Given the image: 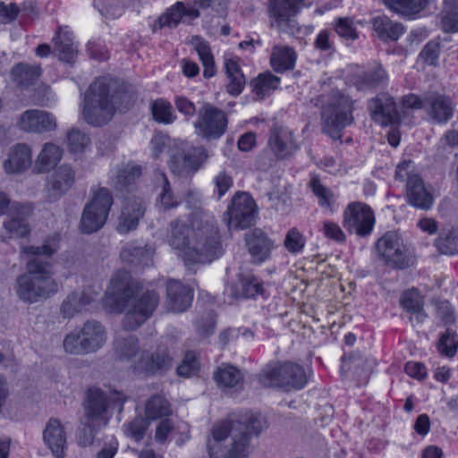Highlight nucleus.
Instances as JSON below:
<instances>
[{
  "label": "nucleus",
  "instance_id": "f257e3e1",
  "mask_svg": "<svg viewBox=\"0 0 458 458\" xmlns=\"http://www.w3.org/2000/svg\"><path fill=\"white\" fill-rule=\"evenodd\" d=\"M170 228L168 243L187 267L210 263L223 255L220 233L212 216H202L191 229L179 220L171 222Z\"/></svg>",
  "mask_w": 458,
  "mask_h": 458
},
{
  "label": "nucleus",
  "instance_id": "f03ea898",
  "mask_svg": "<svg viewBox=\"0 0 458 458\" xmlns=\"http://www.w3.org/2000/svg\"><path fill=\"white\" fill-rule=\"evenodd\" d=\"M59 249L58 237L47 239L41 246H26L24 254L32 258L27 262V271L16 279L15 289L20 300L35 303L56 293L59 284L54 278L53 265L44 258H50Z\"/></svg>",
  "mask_w": 458,
  "mask_h": 458
},
{
  "label": "nucleus",
  "instance_id": "7ed1b4c3",
  "mask_svg": "<svg viewBox=\"0 0 458 458\" xmlns=\"http://www.w3.org/2000/svg\"><path fill=\"white\" fill-rule=\"evenodd\" d=\"M267 422L257 414H246L240 420L216 422L208 441L210 458H247L252 435H259Z\"/></svg>",
  "mask_w": 458,
  "mask_h": 458
},
{
  "label": "nucleus",
  "instance_id": "20e7f679",
  "mask_svg": "<svg viewBox=\"0 0 458 458\" xmlns=\"http://www.w3.org/2000/svg\"><path fill=\"white\" fill-rule=\"evenodd\" d=\"M135 99V93L131 87H118L112 80L99 78L85 92L82 114L88 123L100 126L112 119L116 107L128 108Z\"/></svg>",
  "mask_w": 458,
  "mask_h": 458
},
{
  "label": "nucleus",
  "instance_id": "39448f33",
  "mask_svg": "<svg viewBox=\"0 0 458 458\" xmlns=\"http://www.w3.org/2000/svg\"><path fill=\"white\" fill-rule=\"evenodd\" d=\"M130 279L129 272L119 270L111 277L110 289L113 294L122 293L123 295L120 300L124 310L122 320L123 328L133 331L152 316L158 306L159 295L155 291L132 295Z\"/></svg>",
  "mask_w": 458,
  "mask_h": 458
},
{
  "label": "nucleus",
  "instance_id": "423d86ee",
  "mask_svg": "<svg viewBox=\"0 0 458 458\" xmlns=\"http://www.w3.org/2000/svg\"><path fill=\"white\" fill-rule=\"evenodd\" d=\"M352 111L353 101L343 92L332 90L321 111L323 132L334 140H341L344 129L354 121Z\"/></svg>",
  "mask_w": 458,
  "mask_h": 458
},
{
  "label": "nucleus",
  "instance_id": "0eeeda50",
  "mask_svg": "<svg viewBox=\"0 0 458 458\" xmlns=\"http://www.w3.org/2000/svg\"><path fill=\"white\" fill-rule=\"evenodd\" d=\"M125 400L126 396L117 391L108 394L98 387L89 388L82 403L83 414L80 419L81 424L106 427L111 417L110 406L118 405L121 411Z\"/></svg>",
  "mask_w": 458,
  "mask_h": 458
},
{
  "label": "nucleus",
  "instance_id": "6e6552de",
  "mask_svg": "<svg viewBox=\"0 0 458 458\" xmlns=\"http://www.w3.org/2000/svg\"><path fill=\"white\" fill-rule=\"evenodd\" d=\"M106 329L96 320L84 323L80 331L74 330L64 340V349L67 353L80 355L94 352L106 343Z\"/></svg>",
  "mask_w": 458,
  "mask_h": 458
},
{
  "label": "nucleus",
  "instance_id": "1a4fd4ad",
  "mask_svg": "<svg viewBox=\"0 0 458 458\" xmlns=\"http://www.w3.org/2000/svg\"><path fill=\"white\" fill-rule=\"evenodd\" d=\"M113 205V197L106 188L94 191L90 201L84 207L80 230L83 233L98 231L106 224L109 210Z\"/></svg>",
  "mask_w": 458,
  "mask_h": 458
},
{
  "label": "nucleus",
  "instance_id": "9d476101",
  "mask_svg": "<svg viewBox=\"0 0 458 458\" xmlns=\"http://www.w3.org/2000/svg\"><path fill=\"white\" fill-rule=\"evenodd\" d=\"M376 250L379 259L392 267L404 269L413 264V258L394 232H387L380 237L376 242Z\"/></svg>",
  "mask_w": 458,
  "mask_h": 458
},
{
  "label": "nucleus",
  "instance_id": "9b49d317",
  "mask_svg": "<svg viewBox=\"0 0 458 458\" xmlns=\"http://www.w3.org/2000/svg\"><path fill=\"white\" fill-rule=\"evenodd\" d=\"M227 115L218 107L204 104L198 111V118L193 125L199 136L214 140L222 137L227 128Z\"/></svg>",
  "mask_w": 458,
  "mask_h": 458
},
{
  "label": "nucleus",
  "instance_id": "f8f14e48",
  "mask_svg": "<svg viewBox=\"0 0 458 458\" xmlns=\"http://www.w3.org/2000/svg\"><path fill=\"white\" fill-rule=\"evenodd\" d=\"M255 215L254 199L247 192H237L224 214V221L229 229H245L253 225Z\"/></svg>",
  "mask_w": 458,
  "mask_h": 458
},
{
  "label": "nucleus",
  "instance_id": "ddd939ff",
  "mask_svg": "<svg viewBox=\"0 0 458 458\" xmlns=\"http://www.w3.org/2000/svg\"><path fill=\"white\" fill-rule=\"evenodd\" d=\"M375 216L372 208L362 202L349 204L344 214V225L359 236L369 235L374 227Z\"/></svg>",
  "mask_w": 458,
  "mask_h": 458
},
{
  "label": "nucleus",
  "instance_id": "4468645a",
  "mask_svg": "<svg viewBox=\"0 0 458 458\" xmlns=\"http://www.w3.org/2000/svg\"><path fill=\"white\" fill-rule=\"evenodd\" d=\"M371 119L382 126L397 125L401 122L394 98L387 93H380L368 104Z\"/></svg>",
  "mask_w": 458,
  "mask_h": 458
},
{
  "label": "nucleus",
  "instance_id": "2eb2a0df",
  "mask_svg": "<svg viewBox=\"0 0 458 458\" xmlns=\"http://www.w3.org/2000/svg\"><path fill=\"white\" fill-rule=\"evenodd\" d=\"M18 126L26 132L44 133L55 131L57 123L55 117L51 113L30 109L21 114Z\"/></svg>",
  "mask_w": 458,
  "mask_h": 458
},
{
  "label": "nucleus",
  "instance_id": "dca6fc26",
  "mask_svg": "<svg viewBox=\"0 0 458 458\" xmlns=\"http://www.w3.org/2000/svg\"><path fill=\"white\" fill-rule=\"evenodd\" d=\"M76 173L69 165H61L53 172L47 179V199L50 202L58 200L65 194L75 182Z\"/></svg>",
  "mask_w": 458,
  "mask_h": 458
},
{
  "label": "nucleus",
  "instance_id": "f3484780",
  "mask_svg": "<svg viewBox=\"0 0 458 458\" xmlns=\"http://www.w3.org/2000/svg\"><path fill=\"white\" fill-rule=\"evenodd\" d=\"M146 210V202L141 198L137 196L128 198L119 216L117 231L124 234L136 230Z\"/></svg>",
  "mask_w": 458,
  "mask_h": 458
},
{
  "label": "nucleus",
  "instance_id": "a211bd4d",
  "mask_svg": "<svg viewBox=\"0 0 458 458\" xmlns=\"http://www.w3.org/2000/svg\"><path fill=\"white\" fill-rule=\"evenodd\" d=\"M171 358L165 347L158 346L155 352L143 351L140 359L133 363L134 369L145 374H155L172 366Z\"/></svg>",
  "mask_w": 458,
  "mask_h": 458
},
{
  "label": "nucleus",
  "instance_id": "6ab92c4d",
  "mask_svg": "<svg viewBox=\"0 0 458 458\" xmlns=\"http://www.w3.org/2000/svg\"><path fill=\"white\" fill-rule=\"evenodd\" d=\"M303 0H276L273 15L280 30L288 34L298 31V23L293 18L301 8Z\"/></svg>",
  "mask_w": 458,
  "mask_h": 458
},
{
  "label": "nucleus",
  "instance_id": "aec40b11",
  "mask_svg": "<svg viewBox=\"0 0 458 458\" xmlns=\"http://www.w3.org/2000/svg\"><path fill=\"white\" fill-rule=\"evenodd\" d=\"M192 290L180 281L170 279L166 282V308L173 312H182L191 304Z\"/></svg>",
  "mask_w": 458,
  "mask_h": 458
},
{
  "label": "nucleus",
  "instance_id": "412c9836",
  "mask_svg": "<svg viewBox=\"0 0 458 458\" xmlns=\"http://www.w3.org/2000/svg\"><path fill=\"white\" fill-rule=\"evenodd\" d=\"M268 147L279 159L290 157L297 148L293 140L292 131L277 124L269 131Z\"/></svg>",
  "mask_w": 458,
  "mask_h": 458
},
{
  "label": "nucleus",
  "instance_id": "4be33fe9",
  "mask_svg": "<svg viewBox=\"0 0 458 458\" xmlns=\"http://www.w3.org/2000/svg\"><path fill=\"white\" fill-rule=\"evenodd\" d=\"M168 166L174 174L187 176L199 169L197 159L181 146L169 148Z\"/></svg>",
  "mask_w": 458,
  "mask_h": 458
},
{
  "label": "nucleus",
  "instance_id": "5701e85b",
  "mask_svg": "<svg viewBox=\"0 0 458 458\" xmlns=\"http://www.w3.org/2000/svg\"><path fill=\"white\" fill-rule=\"evenodd\" d=\"M32 164V150L28 144L17 143L11 148L4 168L7 174H21L29 169Z\"/></svg>",
  "mask_w": 458,
  "mask_h": 458
},
{
  "label": "nucleus",
  "instance_id": "b1692460",
  "mask_svg": "<svg viewBox=\"0 0 458 458\" xmlns=\"http://www.w3.org/2000/svg\"><path fill=\"white\" fill-rule=\"evenodd\" d=\"M424 100L430 106L429 116L437 123H446L453 116L454 105L449 97L428 92L424 95Z\"/></svg>",
  "mask_w": 458,
  "mask_h": 458
},
{
  "label": "nucleus",
  "instance_id": "393cba45",
  "mask_svg": "<svg viewBox=\"0 0 458 458\" xmlns=\"http://www.w3.org/2000/svg\"><path fill=\"white\" fill-rule=\"evenodd\" d=\"M245 240L254 263L260 264L269 258L273 243L260 229L253 230Z\"/></svg>",
  "mask_w": 458,
  "mask_h": 458
},
{
  "label": "nucleus",
  "instance_id": "a878e982",
  "mask_svg": "<svg viewBox=\"0 0 458 458\" xmlns=\"http://www.w3.org/2000/svg\"><path fill=\"white\" fill-rule=\"evenodd\" d=\"M43 440L55 458H64L66 437L60 420L50 419L43 431Z\"/></svg>",
  "mask_w": 458,
  "mask_h": 458
},
{
  "label": "nucleus",
  "instance_id": "bb28decb",
  "mask_svg": "<svg viewBox=\"0 0 458 458\" xmlns=\"http://www.w3.org/2000/svg\"><path fill=\"white\" fill-rule=\"evenodd\" d=\"M406 192L409 202L420 209H429L433 205V196L427 190L422 178L413 175L406 183Z\"/></svg>",
  "mask_w": 458,
  "mask_h": 458
},
{
  "label": "nucleus",
  "instance_id": "cd10ccee",
  "mask_svg": "<svg viewBox=\"0 0 458 458\" xmlns=\"http://www.w3.org/2000/svg\"><path fill=\"white\" fill-rule=\"evenodd\" d=\"M154 248L149 244L144 246L131 242L121 250L120 256L123 262L135 266H148L152 262Z\"/></svg>",
  "mask_w": 458,
  "mask_h": 458
},
{
  "label": "nucleus",
  "instance_id": "c85d7f7f",
  "mask_svg": "<svg viewBox=\"0 0 458 458\" xmlns=\"http://www.w3.org/2000/svg\"><path fill=\"white\" fill-rule=\"evenodd\" d=\"M32 208L30 205L14 204L13 217L4 224L10 237H24L30 232L26 218L30 216Z\"/></svg>",
  "mask_w": 458,
  "mask_h": 458
},
{
  "label": "nucleus",
  "instance_id": "c756f323",
  "mask_svg": "<svg viewBox=\"0 0 458 458\" xmlns=\"http://www.w3.org/2000/svg\"><path fill=\"white\" fill-rule=\"evenodd\" d=\"M281 387L286 391L301 389L307 384L304 369L293 362L281 364Z\"/></svg>",
  "mask_w": 458,
  "mask_h": 458
},
{
  "label": "nucleus",
  "instance_id": "7c9ffc66",
  "mask_svg": "<svg viewBox=\"0 0 458 458\" xmlns=\"http://www.w3.org/2000/svg\"><path fill=\"white\" fill-rule=\"evenodd\" d=\"M184 16L195 19L199 16V12L198 9L187 7L182 2H177L167 10L165 14L158 18L155 23V29L157 26H158L159 29L163 27L175 28Z\"/></svg>",
  "mask_w": 458,
  "mask_h": 458
},
{
  "label": "nucleus",
  "instance_id": "2f4dec72",
  "mask_svg": "<svg viewBox=\"0 0 458 458\" xmlns=\"http://www.w3.org/2000/svg\"><path fill=\"white\" fill-rule=\"evenodd\" d=\"M53 41V52L58 59L66 63L72 62L77 55V51L72 41V33L67 30L66 28L63 29L62 27H59Z\"/></svg>",
  "mask_w": 458,
  "mask_h": 458
},
{
  "label": "nucleus",
  "instance_id": "473e14b6",
  "mask_svg": "<svg viewBox=\"0 0 458 458\" xmlns=\"http://www.w3.org/2000/svg\"><path fill=\"white\" fill-rule=\"evenodd\" d=\"M63 156V149L55 143L47 142L38 155L34 170L38 174L49 172L59 163Z\"/></svg>",
  "mask_w": 458,
  "mask_h": 458
},
{
  "label": "nucleus",
  "instance_id": "72a5a7b5",
  "mask_svg": "<svg viewBox=\"0 0 458 458\" xmlns=\"http://www.w3.org/2000/svg\"><path fill=\"white\" fill-rule=\"evenodd\" d=\"M373 29L383 41H395L404 32L402 23L394 21L386 15L375 17Z\"/></svg>",
  "mask_w": 458,
  "mask_h": 458
},
{
  "label": "nucleus",
  "instance_id": "f704fd0d",
  "mask_svg": "<svg viewBox=\"0 0 458 458\" xmlns=\"http://www.w3.org/2000/svg\"><path fill=\"white\" fill-rule=\"evenodd\" d=\"M263 284L260 280L253 276H241L238 284L229 288V294L234 299L255 298L263 293Z\"/></svg>",
  "mask_w": 458,
  "mask_h": 458
},
{
  "label": "nucleus",
  "instance_id": "c9c22d12",
  "mask_svg": "<svg viewBox=\"0 0 458 458\" xmlns=\"http://www.w3.org/2000/svg\"><path fill=\"white\" fill-rule=\"evenodd\" d=\"M139 339L136 335H118L113 342V351L120 360H130L139 352Z\"/></svg>",
  "mask_w": 458,
  "mask_h": 458
},
{
  "label": "nucleus",
  "instance_id": "e433bc0d",
  "mask_svg": "<svg viewBox=\"0 0 458 458\" xmlns=\"http://www.w3.org/2000/svg\"><path fill=\"white\" fill-rule=\"evenodd\" d=\"M295 63V53L288 47L276 46L271 54V64L277 72L293 69Z\"/></svg>",
  "mask_w": 458,
  "mask_h": 458
},
{
  "label": "nucleus",
  "instance_id": "4c0bfd02",
  "mask_svg": "<svg viewBox=\"0 0 458 458\" xmlns=\"http://www.w3.org/2000/svg\"><path fill=\"white\" fill-rule=\"evenodd\" d=\"M401 303L408 312L415 316L418 323L423 322L426 318L423 311V298L417 290L412 289L403 293L401 297Z\"/></svg>",
  "mask_w": 458,
  "mask_h": 458
},
{
  "label": "nucleus",
  "instance_id": "58836bf2",
  "mask_svg": "<svg viewBox=\"0 0 458 458\" xmlns=\"http://www.w3.org/2000/svg\"><path fill=\"white\" fill-rule=\"evenodd\" d=\"M225 67L227 79L229 80L226 90L233 96H238L245 85L244 75L241 72L238 64L233 60H227Z\"/></svg>",
  "mask_w": 458,
  "mask_h": 458
},
{
  "label": "nucleus",
  "instance_id": "ea45409f",
  "mask_svg": "<svg viewBox=\"0 0 458 458\" xmlns=\"http://www.w3.org/2000/svg\"><path fill=\"white\" fill-rule=\"evenodd\" d=\"M374 361L369 360H361L360 359H356L354 356L351 355L348 358L344 357L343 359L342 369H350L352 368H355V374L357 376V380L360 384H366L369 381V376L373 370Z\"/></svg>",
  "mask_w": 458,
  "mask_h": 458
},
{
  "label": "nucleus",
  "instance_id": "a19ab883",
  "mask_svg": "<svg viewBox=\"0 0 458 458\" xmlns=\"http://www.w3.org/2000/svg\"><path fill=\"white\" fill-rule=\"evenodd\" d=\"M141 175V167L138 165H127L117 172L114 180V186L121 192L129 191L136 179Z\"/></svg>",
  "mask_w": 458,
  "mask_h": 458
},
{
  "label": "nucleus",
  "instance_id": "79ce46f5",
  "mask_svg": "<svg viewBox=\"0 0 458 458\" xmlns=\"http://www.w3.org/2000/svg\"><path fill=\"white\" fill-rule=\"evenodd\" d=\"M39 66H30L24 64L15 65L12 70L14 81L21 87L27 88L32 85L40 76Z\"/></svg>",
  "mask_w": 458,
  "mask_h": 458
},
{
  "label": "nucleus",
  "instance_id": "37998d69",
  "mask_svg": "<svg viewBox=\"0 0 458 458\" xmlns=\"http://www.w3.org/2000/svg\"><path fill=\"white\" fill-rule=\"evenodd\" d=\"M193 42L195 45V49L204 67L203 75L205 78L209 79L216 73L214 57L211 54L208 42L199 38V37H195L193 38Z\"/></svg>",
  "mask_w": 458,
  "mask_h": 458
},
{
  "label": "nucleus",
  "instance_id": "c03bdc74",
  "mask_svg": "<svg viewBox=\"0 0 458 458\" xmlns=\"http://www.w3.org/2000/svg\"><path fill=\"white\" fill-rule=\"evenodd\" d=\"M280 82V79L271 72L259 74L256 79L250 81L252 91L260 98L276 89Z\"/></svg>",
  "mask_w": 458,
  "mask_h": 458
},
{
  "label": "nucleus",
  "instance_id": "a18cd8bd",
  "mask_svg": "<svg viewBox=\"0 0 458 458\" xmlns=\"http://www.w3.org/2000/svg\"><path fill=\"white\" fill-rule=\"evenodd\" d=\"M428 0H384V3L395 13L411 15L420 12Z\"/></svg>",
  "mask_w": 458,
  "mask_h": 458
},
{
  "label": "nucleus",
  "instance_id": "49530a36",
  "mask_svg": "<svg viewBox=\"0 0 458 458\" xmlns=\"http://www.w3.org/2000/svg\"><path fill=\"white\" fill-rule=\"evenodd\" d=\"M154 120L160 123L170 124L175 120L171 104L162 98L154 100L150 105Z\"/></svg>",
  "mask_w": 458,
  "mask_h": 458
},
{
  "label": "nucleus",
  "instance_id": "de8ad7c7",
  "mask_svg": "<svg viewBox=\"0 0 458 458\" xmlns=\"http://www.w3.org/2000/svg\"><path fill=\"white\" fill-rule=\"evenodd\" d=\"M442 27L445 32L458 31V0H445Z\"/></svg>",
  "mask_w": 458,
  "mask_h": 458
},
{
  "label": "nucleus",
  "instance_id": "09e8293b",
  "mask_svg": "<svg viewBox=\"0 0 458 458\" xmlns=\"http://www.w3.org/2000/svg\"><path fill=\"white\" fill-rule=\"evenodd\" d=\"M145 412L148 419L156 420L167 416L170 413V406L164 397L157 394L151 396L146 403Z\"/></svg>",
  "mask_w": 458,
  "mask_h": 458
},
{
  "label": "nucleus",
  "instance_id": "8fccbe9b",
  "mask_svg": "<svg viewBox=\"0 0 458 458\" xmlns=\"http://www.w3.org/2000/svg\"><path fill=\"white\" fill-rule=\"evenodd\" d=\"M214 379L220 386L233 387L242 380V375L234 367L226 366L217 369L214 373Z\"/></svg>",
  "mask_w": 458,
  "mask_h": 458
},
{
  "label": "nucleus",
  "instance_id": "3c124183",
  "mask_svg": "<svg viewBox=\"0 0 458 458\" xmlns=\"http://www.w3.org/2000/svg\"><path fill=\"white\" fill-rule=\"evenodd\" d=\"M281 364H268L259 374V382L266 387H281Z\"/></svg>",
  "mask_w": 458,
  "mask_h": 458
},
{
  "label": "nucleus",
  "instance_id": "603ef678",
  "mask_svg": "<svg viewBox=\"0 0 458 458\" xmlns=\"http://www.w3.org/2000/svg\"><path fill=\"white\" fill-rule=\"evenodd\" d=\"M89 142V137L77 128H72L67 132V144L71 152H82Z\"/></svg>",
  "mask_w": 458,
  "mask_h": 458
},
{
  "label": "nucleus",
  "instance_id": "864d4df0",
  "mask_svg": "<svg viewBox=\"0 0 458 458\" xmlns=\"http://www.w3.org/2000/svg\"><path fill=\"white\" fill-rule=\"evenodd\" d=\"M457 348L458 336L454 330L447 328L439 339L437 349L442 354L453 357L455 355Z\"/></svg>",
  "mask_w": 458,
  "mask_h": 458
},
{
  "label": "nucleus",
  "instance_id": "5fc2aeb1",
  "mask_svg": "<svg viewBox=\"0 0 458 458\" xmlns=\"http://www.w3.org/2000/svg\"><path fill=\"white\" fill-rule=\"evenodd\" d=\"M314 195L318 199V203L321 207H330L331 199H333L332 191L325 187L319 178L313 175L309 182Z\"/></svg>",
  "mask_w": 458,
  "mask_h": 458
},
{
  "label": "nucleus",
  "instance_id": "6e6d98bb",
  "mask_svg": "<svg viewBox=\"0 0 458 458\" xmlns=\"http://www.w3.org/2000/svg\"><path fill=\"white\" fill-rule=\"evenodd\" d=\"M199 363L194 352H188L180 366L177 368V373L181 377H190L198 373Z\"/></svg>",
  "mask_w": 458,
  "mask_h": 458
},
{
  "label": "nucleus",
  "instance_id": "4d7b16f0",
  "mask_svg": "<svg viewBox=\"0 0 458 458\" xmlns=\"http://www.w3.org/2000/svg\"><path fill=\"white\" fill-rule=\"evenodd\" d=\"M148 427V420L141 415H139L127 424L125 433L136 441H140L144 437Z\"/></svg>",
  "mask_w": 458,
  "mask_h": 458
},
{
  "label": "nucleus",
  "instance_id": "13d9d810",
  "mask_svg": "<svg viewBox=\"0 0 458 458\" xmlns=\"http://www.w3.org/2000/svg\"><path fill=\"white\" fill-rule=\"evenodd\" d=\"M436 246L442 254L454 255L458 253V237L448 233L436 241Z\"/></svg>",
  "mask_w": 458,
  "mask_h": 458
},
{
  "label": "nucleus",
  "instance_id": "bf43d9fd",
  "mask_svg": "<svg viewBox=\"0 0 458 458\" xmlns=\"http://www.w3.org/2000/svg\"><path fill=\"white\" fill-rule=\"evenodd\" d=\"M305 245V239L302 234L296 229L292 228L288 231L285 240L284 247L290 252H299Z\"/></svg>",
  "mask_w": 458,
  "mask_h": 458
},
{
  "label": "nucleus",
  "instance_id": "052dcab7",
  "mask_svg": "<svg viewBox=\"0 0 458 458\" xmlns=\"http://www.w3.org/2000/svg\"><path fill=\"white\" fill-rule=\"evenodd\" d=\"M387 75L381 65H377L374 70L363 73L361 83L368 87H377L386 81Z\"/></svg>",
  "mask_w": 458,
  "mask_h": 458
},
{
  "label": "nucleus",
  "instance_id": "680f3d73",
  "mask_svg": "<svg viewBox=\"0 0 458 458\" xmlns=\"http://www.w3.org/2000/svg\"><path fill=\"white\" fill-rule=\"evenodd\" d=\"M161 178L163 180V184L161 191L158 194V201L165 209L174 208L178 205V202L174 199V194L172 192L170 183L164 174H161Z\"/></svg>",
  "mask_w": 458,
  "mask_h": 458
},
{
  "label": "nucleus",
  "instance_id": "e2e57ef3",
  "mask_svg": "<svg viewBox=\"0 0 458 458\" xmlns=\"http://www.w3.org/2000/svg\"><path fill=\"white\" fill-rule=\"evenodd\" d=\"M174 145L177 144L175 142H173L170 140V138H168L166 135H155L150 141L152 157L155 158H158L165 148L169 149L170 148H173ZM167 151L169 152V150Z\"/></svg>",
  "mask_w": 458,
  "mask_h": 458
},
{
  "label": "nucleus",
  "instance_id": "0e129e2a",
  "mask_svg": "<svg viewBox=\"0 0 458 458\" xmlns=\"http://www.w3.org/2000/svg\"><path fill=\"white\" fill-rule=\"evenodd\" d=\"M335 32L344 38L354 40L358 34L353 28V22L349 18H339L335 26Z\"/></svg>",
  "mask_w": 458,
  "mask_h": 458
},
{
  "label": "nucleus",
  "instance_id": "69168bd1",
  "mask_svg": "<svg viewBox=\"0 0 458 458\" xmlns=\"http://www.w3.org/2000/svg\"><path fill=\"white\" fill-rule=\"evenodd\" d=\"M439 52V43L436 41H429L421 50L420 57L424 63L430 65H437Z\"/></svg>",
  "mask_w": 458,
  "mask_h": 458
},
{
  "label": "nucleus",
  "instance_id": "338daca9",
  "mask_svg": "<svg viewBox=\"0 0 458 458\" xmlns=\"http://www.w3.org/2000/svg\"><path fill=\"white\" fill-rule=\"evenodd\" d=\"M31 99L34 104L46 106L54 99V94L49 86L41 84L34 90Z\"/></svg>",
  "mask_w": 458,
  "mask_h": 458
},
{
  "label": "nucleus",
  "instance_id": "774afa93",
  "mask_svg": "<svg viewBox=\"0 0 458 458\" xmlns=\"http://www.w3.org/2000/svg\"><path fill=\"white\" fill-rule=\"evenodd\" d=\"M76 298V292H72L68 294L66 299L63 301L61 305V313L64 318H72L81 310Z\"/></svg>",
  "mask_w": 458,
  "mask_h": 458
}]
</instances>
